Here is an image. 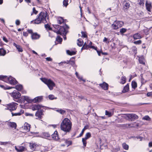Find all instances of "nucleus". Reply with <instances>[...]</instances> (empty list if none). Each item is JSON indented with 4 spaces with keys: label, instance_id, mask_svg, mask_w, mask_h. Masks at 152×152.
<instances>
[{
    "label": "nucleus",
    "instance_id": "1",
    "mask_svg": "<svg viewBox=\"0 0 152 152\" xmlns=\"http://www.w3.org/2000/svg\"><path fill=\"white\" fill-rule=\"evenodd\" d=\"M53 27L58 30H55L54 32L57 34H60L63 36L64 39L65 40L66 39V25L65 23L64 25L60 26L58 25H53Z\"/></svg>",
    "mask_w": 152,
    "mask_h": 152
},
{
    "label": "nucleus",
    "instance_id": "2",
    "mask_svg": "<svg viewBox=\"0 0 152 152\" xmlns=\"http://www.w3.org/2000/svg\"><path fill=\"white\" fill-rule=\"evenodd\" d=\"M47 16L46 13L41 12L38 15V17L34 20V23L39 24L42 22L44 23L47 22L46 18Z\"/></svg>",
    "mask_w": 152,
    "mask_h": 152
},
{
    "label": "nucleus",
    "instance_id": "3",
    "mask_svg": "<svg viewBox=\"0 0 152 152\" xmlns=\"http://www.w3.org/2000/svg\"><path fill=\"white\" fill-rule=\"evenodd\" d=\"M0 80H2L13 85H15L17 83V81L15 79L11 76L7 77L6 76L0 75Z\"/></svg>",
    "mask_w": 152,
    "mask_h": 152
},
{
    "label": "nucleus",
    "instance_id": "4",
    "mask_svg": "<svg viewBox=\"0 0 152 152\" xmlns=\"http://www.w3.org/2000/svg\"><path fill=\"white\" fill-rule=\"evenodd\" d=\"M41 79L42 82L47 85L48 88L50 90L53 89V87L55 86L54 83L50 79L45 78H42Z\"/></svg>",
    "mask_w": 152,
    "mask_h": 152
},
{
    "label": "nucleus",
    "instance_id": "5",
    "mask_svg": "<svg viewBox=\"0 0 152 152\" xmlns=\"http://www.w3.org/2000/svg\"><path fill=\"white\" fill-rule=\"evenodd\" d=\"M123 22L121 21H116L112 25L113 28L114 29H117L121 27L124 25Z\"/></svg>",
    "mask_w": 152,
    "mask_h": 152
},
{
    "label": "nucleus",
    "instance_id": "6",
    "mask_svg": "<svg viewBox=\"0 0 152 152\" xmlns=\"http://www.w3.org/2000/svg\"><path fill=\"white\" fill-rule=\"evenodd\" d=\"M10 95L13 97L14 100L16 102H18L21 96V94L18 91H14L12 93H10Z\"/></svg>",
    "mask_w": 152,
    "mask_h": 152
},
{
    "label": "nucleus",
    "instance_id": "7",
    "mask_svg": "<svg viewBox=\"0 0 152 152\" xmlns=\"http://www.w3.org/2000/svg\"><path fill=\"white\" fill-rule=\"evenodd\" d=\"M17 104L14 102L9 103L7 105V106L5 109L9 110L10 111L12 112V111L16 110Z\"/></svg>",
    "mask_w": 152,
    "mask_h": 152
},
{
    "label": "nucleus",
    "instance_id": "8",
    "mask_svg": "<svg viewBox=\"0 0 152 152\" xmlns=\"http://www.w3.org/2000/svg\"><path fill=\"white\" fill-rule=\"evenodd\" d=\"M126 115L128 118V120L131 121H134L138 118V116L135 114H127Z\"/></svg>",
    "mask_w": 152,
    "mask_h": 152
},
{
    "label": "nucleus",
    "instance_id": "9",
    "mask_svg": "<svg viewBox=\"0 0 152 152\" xmlns=\"http://www.w3.org/2000/svg\"><path fill=\"white\" fill-rule=\"evenodd\" d=\"M61 130L66 133V118H65L62 121L61 125Z\"/></svg>",
    "mask_w": 152,
    "mask_h": 152
},
{
    "label": "nucleus",
    "instance_id": "10",
    "mask_svg": "<svg viewBox=\"0 0 152 152\" xmlns=\"http://www.w3.org/2000/svg\"><path fill=\"white\" fill-rule=\"evenodd\" d=\"M44 111L43 109H41L37 110L35 113L36 116L38 117L39 119H41L42 118V115H44L43 112Z\"/></svg>",
    "mask_w": 152,
    "mask_h": 152
},
{
    "label": "nucleus",
    "instance_id": "11",
    "mask_svg": "<svg viewBox=\"0 0 152 152\" xmlns=\"http://www.w3.org/2000/svg\"><path fill=\"white\" fill-rule=\"evenodd\" d=\"M15 148L18 152H22L26 149L25 148L22 146H15Z\"/></svg>",
    "mask_w": 152,
    "mask_h": 152
},
{
    "label": "nucleus",
    "instance_id": "12",
    "mask_svg": "<svg viewBox=\"0 0 152 152\" xmlns=\"http://www.w3.org/2000/svg\"><path fill=\"white\" fill-rule=\"evenodd\" d=\"M43 99L42 96H37L32 99V102L34 103H39L41 102Z\"/></svg>",
    "mask_w": 152,
    "mask_h": 152
},
{
    "label": "nucleus",
    "instance_id": "13",
    "mask_svg": "<svg viewBox=\"0 0 152 152\" xmlns=\"http://www.w3.org/2000/svg\"><path fill=\"white\" fill-rule=\"evenodd\" d=\"M72 127V124L70 120L67 118V132L70 131Z\"/></svg>",
    "mask_w": 152,
    "mask_h": 152
},
{
    "label": "nucleus",
    "instance_id": "14",
    "mask_svg": "<svg viewBox=\"0 0 152 152\" xmlns=\"http://www.w3.org/2000/svg\"><path fill=\"white\" fill-rule=\"evenodd\" d=\"M41 107L42 106L39 104H34L32 106V109L33 111L36 110H39L41 109Z\"/></svg>",
    "mask_w": 152,
    "mask_h": 152
},
{
    "label": "nucleus",
    "instance_id": "15",
    "mask_svg": "<svg viewBox=\"0 0 152 152\" xmlns=\"http://www.w3.org/2000/svg\"><path fill=\"white\" fill-rule=\"evenodd\" d=\"M51 136L52 138L54 140H57L59 139L58 132L56 131L54 132V133L52 134Z\"/></svg>",
    "mask_w": 152,
    "mask_h": 152
},
{
    "label": "nucleus",
    "instance_id": "16",
    "mask_svg": "<svg viewBox=\"0 0 152 152\" xmlns=\"http://www.w3.org/2000/svg\"><path fill=\"white\" fill-rule=\"evenodd\" d=\"M71 64L73 67L75 66V58H71L69 61H67V64Z\"/></svg>",
    "mask_w": 152,
    "mask_h": 152
},
{
    "label": "nucleus",
    "instance_id": "17",
    "mask_svg": "<svg viewBox=\"0 0 152 152\" xmlns=\"http://www.w3.org/2000/svg\"><path fill=\"white\" fill-rule=\"evenodd\" d=\"M7 125L12 128L15 129L16 128L17 125L16 123L13 122H9L7 123Z\"/></svg>",
    "mask_w": 152,
    "mask_h": 152
},
{
    "label": "nucleus",
    "instance_id": "18",
    "mask_svg": "<svg viewBox=\"0 0 152 152\" xmlns=\"http://www.w3.org/2000/svg\"><path fill=\"white\" fill-rule=\"evenodd\" d=\"M77 51L75 49L74 50H67V54L70 56L75 55L76 54Z\"/></svg>",
    "mask_w": 152,
    "mask_h": 152
},
{
    "label": "nucleus",
    "instance_id": "19",
    "mask_svg": "<svg viewBox=\"0 0 152 152\" xmlns=\"http://www.w3.org/2000/svg\"><path fill=\"white\" fill-rule=\"evenodd\" d=\"M100 86L104 90H106L108 89V85L107 83L104 82L102 84H100Z\"/></svg>",
    "mask_w": 152,
    "mask_h": 152
},
{
    "label": "nucleus",
    "instance_id": "20",
    "mask_svg": "<svg viewBox=\"0 0 152 152\" xmlns=\"http://www.w3.org/2000/svg\"><path fill=\"white\" fill-rule=\"evenodd\" d=\"M146 7L147 10L149 12L151 11V9L152 7L151 4L150 3H148L147 1L146 2Z\"/></svg>",
    "mask_w": 152,
    "mask_h": 152
},
{
    "label": "nucleus",
    "instance_id": "21",
    "mask_svg": "<svg viewBox=\"0 0 152 152\" xmlns=\"http://www.w3.org/2000/svg\"><path fill=\"white\" fill-rule=\"evenodd\" d=\"M24 113V110H21L19 112L15 113H13V112H12L11 114L12 116H20Z\"/></svg>",
    "mask_w": 152,
    "mask_h": 152
},
{
    "label": "nucleus",
    "instance_id": "22",
    "mask_svg": "<svg viewBox=\"0 0 152 152\" xmlns=\"http://www.w3.org/2000/svg\"><path fill=\"white\" fill-rule=\"evenodd\" d=\"M124 8L126 9H128L130 7V4L128 1H124L123 3Z\"/></svg>",
    "mask_w": 152,
    "mask_h": 152
},
{
    "label": "nucleus",
    "instance_id": "23",
    "mask_svg": "<svg viewBox=\"0 0 152 152\" xmlns=\"http://www.w3.org/2000/svg\"><path fill=\"white\" fill-rule=\"evenodd\" d=\"M31 38L33 39H39L40 36L36 33L33 34L31 36Z\"/></svg>",
    "mask_w": 152,
    "mask_h": 152
},
{
    "label": "nucleus",
    "instance_id": "24",
    "mask_svg": "<svg viewBox=\"0 0 152 152\" xmlns=\"http://www.w3.org/2000/svg\"><path fill=\"white\" fill-rule=\"evenodd\" d=\"M13 45L16 48V49L18 50V51L19 52H22L23 51V50L20 45H17L14 42L13 43Z\"/></svg>",
    "mask_w": 152,
    "mask_h": 152
},
{
    "label": "nucleus",
    "instance_id": "25",
    "mask_svg": "<svg viewBox=\"0 0 152 152\" xmlns=\"http://www.w3.org/2000/svg\"><path fill=\"white\" fill-rule=\"evenodd\" d=\"M83 44V40L80 38H79L77 40V44L79 47L81 46Z\"/></svg>",
    "mask_w": 152,
    "mask_h": 152
},
{
    "label": "nucleus",
    "instance_id": "26",
    "mask_svg": "<svg viewBox=\"0 0 152 152\" xmlns=\"http://www.w3.org/2000/svg\"><path fill=\"white\" fill-rule=\"evenodd\" d=\"M23 99L24 100L28 102L31 103L32 102V99H30L28 96H23Z\"/></svg>",
    "mask_w": 152,
    "mask_h": 152
},
{
    "label": "nucleus",
    "instance_id": "27",
    "mask_svg": "<svg viewBox=\"0 0 152 152\" xmlns=\"http://www.w3.org/2000/svg\"><path fill=\"white\" fill-rule=\"evenodd\" d=\"M133 37L135 39H140L141 38V35L139 33H136L133 35Z\"/></svg>",
    "mask_w": 152,
    "mask_h": 152
},
{
    "label": "nucleus",
    "instance_id": "28",
    "mask_svg": "<svg viewBox=\"0 0 152 152\" xmlns=\"http://www.w3.org/2000/svg\"><path fill=\"white\" fill-rule=\"evenodd\" d=\"M42 134L43 137L45 138H47L48 137H50V134L47 132H44L42 133Z\"/></svg>",
    "mask_w": 152,
    "mask_h": 152
},
{
    "label": "nucleus",
    "instance_id": "29",
    "mask_svg": "<svg viewBox=\"0 0 152 152\" xmlns=\"http://www.w3.org/2000/svg\"><path fill=\"white\" fill-rule=\"evenodd\" d=\"M58 23L59 24H64V20L62 17H59L58 19Z\"/></svg>",
    "mask_w": 152,
    "mask_h": 152
},
{
    "label": "nucleus",
    "instance_id": "30",
    "mask_svg": "<svg viewBox=\"0 0 152 152\" xmlns=\"http://www.w3.org/2000/svg\"><path fill=\"white\" fill-rule=\"evenodd\" d=\"M139 60L140 64L145 65V60L143 57H141L139 58Z\"/></svg>",
    "mask_w": 152,
    "mask_h": 152
},
{
    "label": "nucleus",
    "instance_id": "31",
    "mask_svg": "<svg viewBox=\"0 0 152 152\" xmlns=\"http://www.w3.org/2000/svg\"><path fill=\"white\" fill-rule=\"evenodd\" d=\"M129 84H128L127 85L124 87V89L122 91V92L123 93H125L127 92L129 90Z\"/></svg>",
    "mask_w": 152,
    "mask_h": 152
},
{
    "label": "nucleus",
    "instance_id": "32",
    "mask_svg": "<svg viewBox=\"0 0 152 152\" xmlns=\"http://www.w3.org/2000/svg\"><path fill=\"white\" fill-rule=\"evenodd\" d=\"M0 87L4 90L10 89L12 88H14V87H10L7 86H4L3 85H0Z\"/></svg>",
    "mask_w": 152,
    "mask_h": 152
},
{
    "label": "nucleus",
    "instance_id": "33",
    "mask_svg": "<svg viewBox=\"0 0 152 152\" xmlns=\"http://www.w3.org/2000/svg\"><path fill=\"white\" fill-rule=\"evenodd\" d=\"M6 54V50L3 48L0 49V55L2 56H4Z\"/></svg>",
    "mask_w": 152,
    "mask_h": 152
},
{
    "label": "nucleus",
    "instance_id": "34",
    "mask_svg": "<svg viewBox=\"0 0 152 152\" xmlns=\"http://www.w3.org/2000/svg\"><path fill=\"white\" fill-rule=\"evenodd\" d=\"M14 88H15L18 91H20L23 89V86L22 85H19L16 86Z\"/></svg>",
    "mask_w": 152,
    "mask_h": 152
},
{
    "label": "nucleus",
    "instance_id": "35",
    "mask_svg": "<svg viewBox=\"0 0 152 152\" xmlns=\"http://www.w3.org/2000/svg\"><path fill=\"white\" fill-rule=\"evenodd\" d=\"M143 74H141L140 75L141 83L142 84H143L145 83L146 81V80L144 79L143 78Z\"/></svg>",
    "mask_w": 152,
    "mask_h": 152
},
{
    "label": "nucleus",
    "instance_id": "36",
    "mask_svg": "<svg viewBox=\"0 0 152 152\" xmlns=\"http://www.w3.org/2000/svg\"><path fill=\"white\" fill-rule=\"evenodd\" d=\"M123 148L125 150H128L129 148V145L125 143H123L122 144Z\"/></svg>",
    "mask_w": 152,
    "mask_h": 152
},
{
    "label": "nucleus",
    "instance_id": "37",
    "mask_svg": "<svg viewBox=\"0 0 152 152\" xmlns=\"http://www.w3.org/2000/svg\"><path fill=\"white\" fill-rule=\"evenodd\" d=\"M30 126L29 124H27L26 125L24 126V129L27 131H30Z\"/></svg>",
    "mask_w": 152,
    "mask_h": 152
},
{
    "label": "nucleus",
    "instance_id": "38",
    "mask_svg": "<svg viewBox=\"0 0 152 152\" xmlns=\"http://www.w3.org/2000/svg\"><path fill=\"white\" fill-rule=\"evenodd\" d=\"M132 88L135 89L137 87V83L135 81H132Z\"/></svg>",
    "mask_w": 152,
    "mask_h": 152
},
{
    "label": "nucleus",
    "instance_id": "39",
    "mask_svg": "<svg viewBox=\"0 0 152 152\" xmlns=\"http://www.w3.org/2000/svg\"><path fill=\"white\" fill-rule=\"evenodd\" d=\"M105 115H106L108 116L109 117L111 116L113 114L111 112H110L107 110H105Z\"/></svg>",
    "mask_w": 152,
    "mask_h": 152
},
{
    "label": "nucleus",
    "instance_id": "40",
    "mask_svg": "<svg viewBox=\"0 0 152 152\" xmlns=\"http://www.w3.org/2000/svg\"><path fill=\"white\" fill-rule=\"evenodd\" d=\"M56 40L59 42L60 43H61L62 41V38H61L59 36H57L56 38Z\"/></svg>",
    "mask_w": 152,
    "mask_h": 152
},
{
    "label": "nucleus",
    "instance_id": "41",
    "mask_svg": "<svg viewBox=\"0 0 152 152\" xmlns=\"http://www.w3.org/2000/svg\"><path fill=\"white\" fill-rule=\"evenodd\" d=\"M91 133L89 132H88L86 134L85 138H83L86 140L91 137Z\"/></svg>",
    "mask_w": 152,
    "mask_h": 152
},
{
    "label": "nucleus",
    "instance_id": "42",
    "mask_svg": "<svg viewBox=\"0 0 152 152\" xmlns=\"http://www.w3.org/2000/svg\"><path fill=\"white\" fill-rule=\"evenodd\" d=\"M121 83L122 84H124L126 82V78L125 77H122L121 78Z\"/></svg>",
    "mask_w": 152,
    "mask_h": 152
},
{
    "label": "nucleus",
    "instance_id": "43",
    "mask_svg": "<svg viewBox=\"0 0 152 152\" xmlns=\"http://www.w3.org/2000/svg\"><path fill=\"white\" fill-rule=\"evenodd\" d=\"M29 147H30V148L32 150H34L35 148V145L34 144L31 143H30L29 145Z\"/></svg>",
    "mask_w": 152,
    "mask_h": 152
},
{
    "label": "nucleus",
    "instance_id": "44",
    "mask_svg": "<svg viewBox=\"0 0 152 152\" xmlns=\"http://www.w3.org/2000/svg\"><path fill=\"white\" fill-rule=\"evenodd\" d=\"M142 119L144 120L149 121L151 120V118L148 115H145L143 118Z\"/></svg>",
    "mask_w": 152,
    "mask_h": 152
},
{
    "label": "nucleus",
    "instance_id": "45",
    "mask_svg": "<svg viewBox=\"0 0 152 152\" xmlns=\"http://www.w3.org/2000/svg\"><path fill=\"white\" fill-rule=\"evenodd\" d=\"M48 98L50 99L51 100L57 99V98L55 97L52 94L48 96Z\"/></svg>",
    "mask_w": 152,
    "mask_h": 152
},
{
    "label": "nucleus",
    "instance_id": "46",
    "mask_svg": "<svg viewBox=\"0 0 152 152\" xmlns=\"http://www.w3.org/2000/svg\"><path fill=\"white\" fill-rule=\"evenodd\" d=\"M45 28L47 29H48L49 30H52V28L50 27V26L48 24H45Z\"/></svg>",
    "mask_w": 152,
    "mask_h": 152
},
{
    "label": "nucleus",
    "instance_id": "47",
    "mask_svg": "<svg viewBox=\"0 0 152 152\" xmlns=\"http://www.w3.org/2000/svg\"><path fill=\"white\" fill-rule=\"evenodd\" d=\"M127 31V29L125 28H122L120 29V32L121 34H123L125 32Z\"/></svg>",
    "mask_w": 152,
    "mask_h": 152
},
{
    "label": "nucleus",
    "instance_id": "48",
    "mask_svg": "<svg viewBox=\"0 0 152 152\" xmlns=\"http://www.w3.org/2000/svg\"><path fill=\"white\" fill-rule=\"evenodd\" d=\"M81 33L82 37H83L84 38H86L87 37V36L86 34V32L82 31Z\"/></svg>",
    "mask_w": 152,
    "mask_h": 152
},
{
    "label": "nucleus",
    "instance_id": "49",
    "mask_svg": "<svg viewBox=\"0 0 152 152\" xmlns=\"http://www.w3.org/2000/svg\"><path fill=\"white\" fill-rule=\"evenodd\" d=\"M57 112L60 113L61 114H63L65 112V111L61 109L56 110Z\"/></svg>",
    "mask_w": 152,
    "mask_h": 152
},
{
    "label": "nucleus",
    "instance_id": "50",
    "mask_svg": "<svg viewBox=\"0 0 152 152\" xmlns=\"http://www.w3.org/2000/svg\"><path fill=\"white\" fill-rule=\"evenodd\" d=\"M38 12V11L36 10L35 8V7H33V12L31 14V15H32L33 13L35 14H37Z\"/></svg>",
    "mask_w": 152,
    "mask_h": 152
},
{
    "label": "nucleus",
    "instance_id": "51",
    "mask_svg": "<svg viewBox=\"0 0 152 152\" xmlns=\"http://www.w3.org/2000/svg\"><path fill=\"white\" fill-rule=\"evenodd\" d=\"M141 41L140 40H139L137 41H134V43L135 44H140L141 43Z\"/></svg>",
    "mask_w": 152,
    "mask_h": 152
},
{
    "label": "nucleus",
    "instance_id": "52",
    "mask_svg": "<svg viewBox=\"0 0 152 152\" xmlns=\"http://www.w3.org/2000/svg\"><path fill=\"white\" fill-rule=\"evenodd\" d=\"M86 140L85 139H84L83 138H82V142H83V145L85 147L86 145Z\"/></svg>",
    "mask_w": 152,
    "mask_h": 152
},
{
    "label": "nucleus",
    "instance_id": "53",
    "mask_svg": "<svg viewBox=\"0 0 152 152\" xmlns=\"http://www.w3.org/2000/svg\"><path fill=\"white\" fill-rule=\"evenodd\" d=\"M144 3V0H140L139 1V4L140 5H143Z\"/></svg>",
    "mask_w": 152,
    "mask_h": 152
},
{
    "label": "nucleus",
    "instance_id": "54",
    "mask_svg": "<svg viewBox=\"0 0 152 152\" xmlns=\"http://www.w3.org/2000/svg\"><path fill=\"white\" fill-rule=\"evenodd\" d=\"M84 131H85L83 129L81 132L79 134V136L78 137H81L83 134L84 132Z\"/></svg>",
    "mask_w": 152,
    "mask_h": 152
},
{
    "label": "nucleus",
    "instance_id": "55",
    "mask_svg": "<svg viewBox=\"0 0 152 152\" xmlns=\"http://www.w3.org/2000/svg\"><path fill=\"white\" fill-rule=\"evenodd\" d=\"M15 23L17 25H19L20 23V22L18 20H16Z\"/></svg>",
    "mask_w": 152,
    "mask_h": 152
},
{
    "label": "nucleus",
    "instance_id": "56",
    "mask_svg": "<svg viewBox=\"0 0 152 152\" xmlns=\"http://www.w3.org/2000/svg\"><path fill=\"white\" fill-rule=\"evenodd\" d=\"M45 59L48 61H52V59L50 57L46 58Z\"/></svg>",
    "mask_w": 152,
    "mask_h": 152
},
{
    "label": "nucleus",
    "instance_id": "57",
    "mask_svg": "<svg viewBox=\"0 0 152 152\" xmlns=\"http://www.w3.org/2000/svg\"><path fill=\"white\" fill-rule=\"evenodd\" d=\"M91 44H92V42H91V41H90L89 43H88V48H93L94 47V46H91Z\"/></svg>",
    "mask_w": 152,
    "mask_h": 152
},
{
    "label": "nucleus",
    "instance_id": "58",
    "mask_svg": "<svg viewBox=\"0 0 152 152\" xmlns=\"http://www.w3.org/2000/svg\"><path fill=\"white\" fill-rule=\"evenodd\" d=\"M63 5L66 7V0H64L63 2Z\"/></svg>",
    "mask_w": 152,
    "mask_h": 152
},
{
    "label": "nucleus",
    "instance_id": "59",
    "mask_svg": "<svg viewBox=\"0 0 152 152\" xmlns=\"http://www.w3.org/2000/svg\"><path fill=\"white\" fill-rule=\"evenodd\" d=\"M26 116H33V115L31 113H26Z\"/></svg>",
    "mask_w": 152,
    "mask_h": 152
},
{
    "label": "nucleus",
    "instance_id": "60",
    "mask_svg": "<svg viewBox=\"0 0 152 152\" xmlns=\"http://www.w3.org/2000/svg\"><path fill=\"white\" fill-rule=\"evenodd\" d=\"M3 41H4V42H8V41L7 39V38L4 37L3 38Z\"/></svg>",
    "mask_w": 152,
    "mask_h": 152
},
{
    "label": "nucleus",
    "instance_id": "61",
    "mask_svg": "<svg viewBox=\"0 0 152 152\" xmlns=\"http://www.w3.org/2000/svg\"><path fill=\"white\" fill-rule=\"evenodd\" d=\"M88 47V46L87 45H83V48H84V49H87Z\"/></svg>",
    "mask_w": 152,
    "mask_h": 152
},
{
    "label": "nucleus",
    "instance_id": "62",
    "mask_svg": "<svg viewBox=\"0 0 152 152\" xmlns=\"http://www.w3.org/2000/svg\"><path fill=\"white\" fill-rule=\"evenodd\" d=\"M72 142L71 141H67V147L72 144Z\"/></svg>",
    "mask_w": 152,
    "mask_h": 152
},
{
    "label": "nucleus",
    "instance_id": "63",
    "mask_svg": "<svg viewBox=\"0 0 152 152\" xmlns=\"http://www.w3.org/2000/svg\"><path fill=\"white\" fill-rule=\"evenodd\" d=\"M23 35L24 36L26 37L28 35V34L26 32H23Z\"/></svg>",
    "mask_w": 152,
    "mask_h": 152
},
{
    "label": "nucleus",
    "instance_id": "64",
    "mask_svg": "<svg viewBox=\"0 0 152 152\" xmlns=\"http://www.w3.org/2000/svg\"><path fill=\"white\" fill-rule=\"evenodd\" d=\"M77 78L79 79H80V80H82L83 81V82H85V80L84 79H83V78H82V77H77Z\"/></svg>",
    "mask_w": 152,
    "mask_h": 152
}]
</instances>
